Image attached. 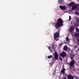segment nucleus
<instances>
[{"instance_id": "obj_1", "label": "nucleus", "mask_w": 79, "mask_h": 79, "mask_svg": "<svg viewBox=\"0 0 79 79\" xmlns=\"http://www.w3.org/2000/svg\"><path fill=\"white\" fill-rule=\"evenodd\" d=\"M57 22L55 26L57 29H59V27H61L63 25V20L61 19H59L57 20Z\"/></svg>"}, {"instance_id": "obj_2", "label": "nucleus", "mask_w": 79, "mask_h": 79, "mask_svg": "<svg viewBox=\"0 0 79 79\" xmlns=\"http://www.w3.org/2000/svg\"><path fill=\"white\" fill-rule=\"evenodd\" d=\"M68 5L70 7L73 6L72 9V10H74L77 9V6H78V5H76V4L74 2H72L70 3H69L68 4Z\"/></svg>"}, {"instance_id": "obj_3", "label": "nucleus", "mask_w": 79, "mask_h": 79, "mask_svg": "<svg viewBox=\"0 0 79 79\" xmlns=\"http://www.w3.org/2000/svg\"><path fill=\"white\" fill-rule=\"evenodd\" d=\"M75 63L74 60H72L69 63V65H70V69L71 70L74 69L73 68H74L73 66H74V64Z\"/></svg>"}, {"instance_id": "obj_4", "label": "nucleus", "mask_w": 79, "mask_h": 79, "mask_svg": "<svg viewBox=\"0 0 79 79\" xmlns=\"http://www.w3.org/2000/svg\"><path fill=\"white\" fill-rule=\"evenodd\" d=\"M59 34H60V32H56L54 34V39L55 40H56V41H57V40H59L56 39L58 37H59Z\"/></svg>"}, {"instance_id": "obj_5", "label": "nucleus", "mask_w": 79, "mask_h": 79, "mask_svg": "<svg viewBox=\"0 0 79 79\" xmlns=\"http://www.w3.org/2000/svg\"><path fill=\"white\" fill-rule=\"evenodd\" d=\"M66 52H64V51H63L60 54V56H61L62 58H64V57H65V56H66Z\"/></svg>"}, {"instance_id": "obj_6", "label": "nucleus", "mask_w": 79, "mask_h": 79, "mask_svg": "<svg viewBox=\"0 0 79 79\" xmlns=\"http://www.w3.org/2000/svg\"><path fill=\"white\" fill-rule=\"evenodd\" d=\"M55 53L54 58H55L56 60H57L58 59V53L56 51L55 52Z\"/></svg>"}, {"instance_id": "obj_7", "label": "nucleus", "mask_w": 79, "mask_h": 79, "mask_svg": "<svg viewBox=\"0 0 79 79\" xmlns=\"http://www.w3.org/2000/svg\"><path fill=\"white\" fill-rule=\"evenodd\" d=\"M59 8H61V10H65L66 9V7L64 6H59Z\"/></svg>"}, {"instance_id": "obj_8", "label": "nucleus", "mask_w": 79, "mask_h": 79, "mask_svg": "<svg viewBox=\"0 0 79 79\" xmlns=\"http://www.w3.org/2000/svg\"><path fill=\"white\" fill-rule=\"evenodd\" d=\"M61 72L62 73H63V74H65V69H64V68L63 69H62Z\"/></svg>"}, {"instance_id": "obj_9", "label": "nucleus", "mask_w": 79, "mask_h": 79, "mask_svg": "<svg viewBox=\"0 0 79 79\" xmlns=\"http://www.w3.org/2000/svg\"><path fill=\"white\" fill-rule=\"evenodd\" d=\"M68 77L69 79H73V76L72 75H68Z\"/></svg>"}, {"instance_id": "obj_10", "label": "nucleus", "mask_w": 79, "mask_h": 79, "mask_svg": "<svg viewBox=\"0 0 79 79\" xmlns=\"http://www.w3.org/2000/svg\"><path fill=\"white\" fill-rule=\"evenodd\" d=\"M74 35L75 37H79V33H75L74 34Z\"/></svg>"}, {"instance_id": "obj_11", "label": "nucleus", "mask_w": 79, "mask_h": 79, "mask_svg": "<svg viewBox=\"0 0 79 79\" xmlns=\"http://www.w3.org/2000/svg\"><path fill=\"white\" fill-rule=\"evenodd\" d=\"M74 30V27H71L69 29V31L70 32H72Z\"/></svg>"}, {"instance_id": "obj_12", "label": "nucleus", "mask_w": 79, "mask_h": 79, "mask_svg": "<svg viewBox=\"0 0 79 79\" xmlns=\"http://www.w3.org/2000/svg\"><path fill=\"white\" fill-rule=\"evenodd\" d=\"M68 50V47H67L66 46H64V50L66 51V50Z\"/></svg>"}, {"instance_id": "obj_13", "label": "nucleus", "mask_w": 79, "mask_h": 79, "mask_svg": "<svg viewBox=\"0 0 79 79\" xmlns=\"http://www.w3.org/2000/svg\"><path fill=\"white\" fill-rule=\"evenodd\" d=\"M63 0H58V3L59 4H61L63 3Z\"/></svg>"}, {"instance_id": "obj_14", "label": "nucleus", "mask_w": 79, "mask_h": 79, "mask_svg": "<svg viewBox=\"0 0 79 79\" xmlns=\"http://www.w3.org/2000/svg\"><path fill=\"white\" fill-rule=\"evenodd\" d=\"M66 41H68V42L69 40V38H68V36H67V37L66 38Z\"/></svg>"}, {"instance_id": "obj_15", "label": "nucleus", "mask_w": 79, "mask_h": 79, "mask_svg": "<svg viewBox=\"0 0 79 79\" xmlns=\"http://www.w3.org/2000/svg\"><path fill=\"white\" fill-rule=\"evenodd\" d=\"M75 14L77 15H79V13L77 12V10H76Z\"/></svg>"}, {"instance_id": "obj_16", "label": "nucleus", "mask_w": 79, "mask_h": 79, "mask_svg": "<svg viewBox=\"0 0 79 79\" xmlns=\"http://www.w3.org/2000/svg\"><path fill=\"white\" fill-rule=\"evenodd\" d=\"M76 30L77 31V32H79V29L78 28H76Z\"/></svg>"}, {"instance_id": "obj_17", "label": "nucleus", "mask_w": 79, "mask_h": 79, "mask_svg": "<svg viewBox=\"0 0 79 79\" xmlns=\"http://www.w3.org/2000/svg\"><path fill=\"white\" fill-rule=\"evenodd\" d=\"M60 60L61 61H63V58H62L61 57H60Z\"/></svg>"}, {"instance_id": "obj_18", "label": "nucleus", "mask_w": 79, "mask_h": 79, "mask_svg": "<svg viewBox=\"0 0 79 79\" xmlns=\"http://www.w3.org/2000/svg\"><path fill=\"white\" fill-rule=\"evenodd\" d=\"M69 21H70L71 19V16H69Z\"/></svg>"}, {"instance_id": "obj_19", "label": "nucleus", "mask_w": 79, "mask_h": 79, "mask_svg": "<svg viewBox=\"0 0 79 79\" xmlns=\"http://www.w3.org/2000/svg\"><path fill=\"white\" fill-rule=\"evenodd\" d=\"M63 43H62L61 44H60L59 45V46H60L61 45H63Z\"/></svg>"}, {"instance_id": "obj_20", "label": "nucleus", "mask_w": 79, "mask_h": 79, "mask_svg": "<svg viewBox=\"0 0 79 79\" xmlns=\"http://www.w3.org/2000/svg\"><path fill=\"white\" fill-rule=\"evenodd\" d=\"M63 79H66V77L65 76L63 78Z\"/></svg>"}, {"instance_id": "obj_21", "label": "nucleus", "mask_w": 79, "mask_h": 79, "mask_svg": "<svg viewBox=\"0 0 79 79\" xmlns=\"http://www.w3.org/2000/svg\"><path fill=\"white\" fill-rule=\"evenodd\" d=\"M52 58V55H50V58Z\"/></svg>"}, {"instance_id": "obj_22", "label": "nucleus", "mask_w": 79, "mask_h": 79, "mask_svg": "<svg viewBox=\"0 0 79 79\" xmlns=\"http://www.w3.org/2000/svg\"><path fill=\"white\" fill-rule=\"evenodd\" d=\"M78 23H79V19H78Z\"/></svg>"}, {"instance_id": "obj_23", "label": "nucleus", "mask_w": 79, "mask_h": 79, "mask_svg": "<svg viewBox=\"0 0 79 79\" xmlns=\"http://www.w3.org/2000/svg\"><path fill=\"white\" fill-rule=\"evenodd\" d=\"M52 47H54V45H53V46H52Z\"/></svg>"}, {"instance_id": "obj_24", "label": "nucleus", "mask_w": 79, "mask_h": 79, "mask_svg": "<svg viewBox=\"0 0 79 79\" xmlns=\"http://www.w3.org/2000/svg\"><path fill=\"white\" fill-rule=\"evenodd\" d=\"M71 59H72V60H73V57L71 58Z\"/></svg>"}, {"instance_id": "obj_25", "label": "nucleus", "mask_w": 79, "mask_h": 79, "mask_svg": "<svg viewBox=\"0 0 79 79\" xmlns=\"http://www.w3.org/2000/svg\"><path fill=\"white\" fill-rule=\"evenodd\" d=\"M56 46H57V45H56Z\"/></svg>"}, {"instance_id": "obj_26", "label": "nucleus", "mask_w": 79, "mask_h": 79, "mask_svg": "<svg viewBox=\"0 0 79 79\" xmlns=\"http://www.w3.org/2000/svg\"><path fill=\"white\" fill-rule=\"evenodd\" d=\"M78 51H79V48H78Z\"/></svg>"}, {"instance_id": "obj_27", "label": "nucleus", "mask_w": 79, "mask_h": 79, "mask_svg": "<svg viewBox=\"0 0 79 79\" xmlns=\"http://www.w3.org/2000/svg\"><path fill=\"white\" fill-rule=\"evenodd\" d=\"M70 1H71V0H70Z\"/></svg>"}]
</instances>
